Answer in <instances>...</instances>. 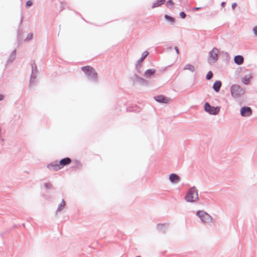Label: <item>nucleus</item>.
Masks as SVG:
<instances>
[{
	"label": "nucleus",
	"instance_id": "nucleus-28",
	"mask_svg": "<svg viewBox=\"0 0 257 257\" xmlns=\"http://www.w3.org/2000/svg\"><path fill=\"white\" fill-rule=\"evenodd\" d=\"M44 186L47 189H52L53 188L52 185L49 183H45Z\"/></svg>",
	"mask_w": 257,
	"mask_h": 257
},
{
	"label": "nucleus",
	"instance_id": "nucleus-29",
	"mask_svg": "<svg viewBox=\"0 0 257 257\" xmlns=\"http://www.w3.org/2000/svg\"><path fill=\"white\" fill-rule=\"evenodd\" d=\"M141 66H142L141 64L138 65L137 63L136 65V69L137 71H138V72L140 74H141L142 72V71L141 70Z\"/></svg>",
	"mask_w": 257,
	"mask_h": 257
},
{
	"label": "nucleus",
	"instance_id": "nucleus-36",
	"mask_svg": "<svg viewBox=\"0 0 257 257\" xmlns=\"http://www.w3.org/2000/svg\"><path fill=\"white\" fill-rule=\"evenodd\" d=\"M176 53L177 54H179V49L177 47V46H175V48H174Z\"/></svg>",
	"mask_w": 257,
	"mask_h": 257
},
{
	"label": "nucleus",
	"instance_id": "nucleus-21",
	"mask_svg": "<svg viewBox=\"0 0 257 257\" xmlns=\"http://www.w3.org/2000/svg\"><path fill=\"white\" fill-rule=\"evenodd\" d=\"M183 69L185 70H189L191 72H194L195 70L194 66L189 64L185 65Z\"/></svg>",
	"mask_w": 257,
	"mask_h": 257
},
{
	"label": "nucleus",
	"instance_id": "nucleus-18",
	"mask_svg": "<svg viewBox=\"0 0 257 257\" xmlns=\"http://www.w3.org/2000/svg\"><path fill=\"white\" fill-rule=\"evenodd\" d=\"M156 72L154 69H149L145 72V76L147 77H150Z\"/></svg>",
	"mask_w": 257,
	"mask_h": 257
},
{
	"label": "nucleus",
	"instance_id": "nucleus-24",
	"mask_svg": "<svg viewBox=\"0 0 257 257\" xmlns=\"http://www.w3.org/2000/svg\"><path fill=\"white\" fill-rule=\"evenodd\" d=\"M164 18L168 21H170L171 23L173 24L175 22V19L173 17L168 15H165Z\"/></svg>",
	"mask_w": 257,
	"mask_h": 257
},
{
	"label": "nucleus",
	"instance_id": "nucleus-10",
	"mask_svg": "<svg viewBox=\"0 0 257 257\" xmlns=\"http://www.w3.org/2000/svg\"><path fill=\"white\" fill-rule=\"evenodd\" d=\"M154 98L156 101H157L158 102H160V103H167L170 100L169 98H168L166 96H165L163 95L155 96H154Z\"/></svg>",
	"mask_w": 257,
	"mask_h": 257
},
{
	"label": "nucleus",
	"instance_id": "nucleus-26",
	"mask_svg": "<svg viewBox=\"0 0 257 257\" xmlns=\"http://www.w3.org/2000/svg\"><path fill=\"white\" fill-rule=\"evenodd\" d=\"M242 82L244 84H248L249 82V78H247L246 77H243L242 78Z\"/></svg>",
	"mask_w": 257,
	"mask_h": 257
},
{
	"label": "nucleus",
	"instance_id": "nucleus-41",
	"mask_svg": "<svg viewBox=\"0 0 257 257\" xmlns=\"http://www.w3.org/2000/svg\"><path fill=\"white\" fill-rule=\"evenodd\" d=\"M136 257H141L140 256H137Z\"/></svg>",
	"mask_w": 257,
	"mask_h": 257
},
{
	"label": "nucleus",
	"instance_id": "nucleus-30",
	"mask_svg": "<svg viewBox=\"0 0 257 257\" xmlns=\"http://www.w3.org/2000/svg\"><path fill=\"white\" fill-rule=\"evenodd\" d=\"M33 5L32 2L31 1H28L26 3V7L29 8L32 6Z\"/></svg>",
	"mask_w": 257,
	"mask_h": 257
},
{
	"label": "nucleus",
	"instance_id": "nucleus-22",
	"mask_svg": "<svg viewBox=\"0 0 257 257\" xmlns=\"http://www.w3.org/2000/svg\"><path fill=\"white\" fill-rule=\"evenodd\" d=\"M37 76V75L36 74L32 75V74H31L30 80V86H32L36 82Z\"/></svg>",
	"mask_w": 257,
	"mask_h": 257
},
{
	"label": "nucleus",
	"instance_id": "nucleus-34",
	"mask_svg": "<svg viewBox=\"0 0 257 257\" xmlns=\"http://www.w3.org/2000/svg\"><path fill=\"white\" fill-rule=\"evenodd\" d=\"M237 6V4L236 3H234L233 4H232V6H231V8L233 10H234L235 9V8Z\"/></svg>",
	"mask_w": 257,
	"mask_h": 257
},
{
	"label": "nucleus",
	"instance_id": "nucleus-14",
	"mask_svg": "<svg viewBox=\"0 0 257 257\" xmlns=\"http://www.w3.org/2000/svg\"><path fill=\"white\" fill-rule=\"evenodd\" d=\"M234 61L236 64L240 65L243 64L244 58L241 55H236L234 57Z\"/></svg>",
	"mask_w": 257,
	"mask_h": 257
},
{
	"label": "nucleus",
	"instance_id": "nucleus-2",
	"mask_svg": "<svg viewBox=\"0 0 257 257\" xmlns=\"http://www.w3.org/2000/svg\"><path fill=\"white\" fill-rule=\"evenodd\" d=\"M184 199L187 202L190 203H194L198 200V190L195 186H193L188 189Z\"/></svg>",
	"mask_w": 257,
	"mask_h": 257
},
{
	"label": "nucleus",
	"instance_id": "nucleus-23",
	"mask_svg": "<svg viewBox=\"0 0 257 257\" xmlns=\"http://www.w3.org/2000/svg\"><path fill=\"white\" fill-rule=\"evenodd\" d=\"M65 205V201L63 199H62V202L60 204H59L58 205V207L57 209V211H60L62 210L64 208Z\"/></svg>",
	"mask_w": 257,
	"mask_h": 257
},
{
	"label": "nucleus",
	"instance_id": "nucleus-12",
	"mask_svg": "<svg viewBox=\"0 0 257 257\" xmlns=\"http://www.w3.org/2000/svg\"><path fill=\"white\" fill-rule=\"evenodd\" d=\"M168 226L169 224L168 223H158L157 228L160 231L165 233Z\"/></svg>",
	"mask_w": 257,
	"mask_h": 257
},
{
	"label": "nucleus",
	"instance_id": "nucleus-40",
	"mask_svg": "<svg viewBox=\"0 0 257 257\" xmlns=\"http://www.w3.org/2000/svg\"><path fill=\"white\" fill-rule=\"evenodd\" d=\"M22 23V17L21 18V23Z\"/></svg>",
	"mask_w": 257,
	"mask_h": 257
},
{
	"label": "nucleus",
	"instance_id": "nucleus-15",
	"mask_svg": "<svg viewBox=\"0 0 257 257\" xmlns=\"http://www.w3.org/2000/svg\"><path fill=\"white\" fill-rule=\"evenodd\" d=\"M221 86V82L219 80H217L214 83L213 88L215 92H218L219 91Z\"/></svg>",
	"mask_w": 257,
	"mask_h": 257
},
{
	"label": "nucleus",
	"instance_id": "nucleus-33",
	"mask_svg": "<svg viewBox=\"0 0 257 257\" xmlns=\"http://www.w3.org/2000/svg\"><path fill=\"white\" fill-rule=\"evenodd\" d=\"M168 4H169L171 6H173L174 5V2H173L172 0H168L167 3V5H168Z\"/></svg>",
	"mask_w": 257,
	"mask_h": 257
},
{
	"label": "nucleus",
	"instance_id": "nucleus-6",
	"mask_svg": "<svg viewBox=\"0 0 257 257\" xmlns=\"http://www.w3.org/2000/svg\"><path fill=\"white\" fill-rule=\"evenodd\" d=\"M218 50L216 48H213L209 53V58L208 61L212 60V62L213 63L217 61L218 58Z\"/></svg>",
	"mask_w": 257,
	"mask_h": 257
},
{
	"label": "nucleus",
	"instance_id": "nucleus-20",
	"mask_svg": "<svg viewBox=\"0 0 257 257\" xmlns=\"http://www.w3.org/2000/svg\"><path fill=\"white\" fill-rule=\"evenodd\" d=\"M31 68H32V75H34V74L37 75L38 73V70H37V65L34 61L33 63H31Z\"/></svg>",
	"mask_w": 257,
	"mask_h": 257
},
{
	"label": "nucleus",
	"instance_id": "nucleus-7",
	"mask_svg": "<svg viewBox=\"0 0 257 257\" xmlns=\"http://www.w3.org/2000/svg\"><path fill=\"white\" fill-rule=\"evenodd\" d=\"M132 79L134 83L138 82L143 85H147L148 84V82L146 79L140 77L137 74H134Z\"/></svg>",
	"mask_w": 257,
	"mask_h": 257
},
{
	"label": "nucleus",
	"instance_id": "nucleus-13",
	"mask_svg": "<svg viewBox=\"0 0 257 257\" xmlns=\"http://www.w3.org/2000/svg\"><path fill=\"white\" fill-rule=\"evenodd\" d=\"M169 180L173 183H177L180 180V178L176 174L172 173L170 175Z\"/></svg>",
	"mask_w": 257,
	"mask_h": 257
},
{
	"label": "nucleus",
	"instance_id": "nucleus-25",
	"mask_svg": "<svg viewBox=\"0 0 257 257\" xmlns=\"http://www.w3.org/2000/svg\"><path fill=\"white\" fill-rule=\"evenodd\" d=\"M213 76V74L212 72V71H209L207 73V75L206 76V79L207 80H209L211 79L212 78Z\"/></svg>",
	"mask_w": 257,
	"mask_h": 257
},
{
	"label": "nucleus",
	"instance_id": "nucleus-9",
	"mask_svg": "<svg viewBox=\"0 0 257 257\" xmlns=\"http://www.w3.org/2000/svg\"><path fill=\"white\" fill-rule=\"evenodd\" d=\"M252 114V110L248 106H244L240 109V114L244 117L249 116Z\"/></svg>",
	"mask_w": 257,
	"mask_h": 257
},
{
	"label": "nucleus",
	"instance_id": "nucleus-35",
	"mask_svg": "<svg viewBox=\"0 0 257 257\" xmlns=\"http://www.w3.org/2000/svg\"><path fill=\"white\" fill-rule=\"evenodd\" d=\"M201 9V7H194L193 8V10L197 11V10H200Z\"/></svg>",
	"mask_w": 257,
	"mask_h": 257
},
{
	"label": "nucleus",
	"instance_id": "nucleus-39",
	"mask_svg": "<svg viewBox=\"0 0 257 257\" xmlns=\"http://www.w3.org/2000/svg\"><path fill=\"white\" fill-rule=\"evenodd\" d=\"M1 135H2L1 129L0 128V138H1Z\"/></svg>",
	"mask_w": 257,
	"mask_h": 257
},
{
	"label": "nucleus",
	"instance_id": "nucleus-16",
	"mask_svg": "<svg viewBox=\"0 0 257 257\" xmlns=\"http://www.w3.org/2000/svg\"><path fill=\"white\" fill-rule=\"evenodd\" d=\"M149 52L147 51H145L142 55V57L137 61L138 65L141 64L144 59L148 55Z\"/></svg>",
	"mask_w": 257,
	"mask_h": 257
},
{
	"label": "nucleus",
	"instance_id": "nucleus-38",
	"mask_svg": "<svg viewBox=\"0 0 257 257\" xmlns=\"http://www.w3.org/2000/svg\"><path fill=\"white\" fill-rule=\"evenodd\" d=\"M4 99V96L3 95L0 94V101Z\"/></svg>",
	"mask_w": 257,
	"mask_h": 257
},
{
	"label": "nucleus",
	"instance_id": "nucleus-5",
	"mask_svg": "<svg viewBox=\"0 0 257 257\" xmlns=\"http://www.w3.org/2000/svg\"><path fill=\"white\" fill-rule=\"evenodd\" d=\"M204 110L211 115H216L220 111V107L212 106L208 102H205L204 104Z\"/></svg>",
	"mask_w": 257,
	"mask_h": 257
},
{
	"label": "nucleus",
	"instance_id": "nucleus-19",
	"mask_svg": "<svg viewBox=\"0 0 257 257\" xmlns=\"http://www.w3.org/2000/svg\"><path fill=\"white\" fill-rule=\"evenodd\" d=\"M165 2V0H157L156 2L154 3L152 8L154 9L156 7H159L161 6L162 5L164 4Z\"/></svg>",
	"mask_w": 257,
	"mask_h": 257
},
{
	"label": "nucleus",
	"instance_id": "nucleus-31",
	"mask_svg": "<svg viewBox=\"0 0 257 257\" xmlns=\"http://www.w3.org/2000/svg\"><path fill=\"white\" fill-rule=\"evenodd\" d=\"M179 15L180 17L182 19H185L186 17V15L184 12H180Z\"/></svg>",
	"mask_w": 257,
	"mask_h": 257
},
{
	"label": "nucleus",
	"instance_id": "nucleus-32",
	"mask_svg": "<svg viewBox=\"0 0 257 257\" xmlns=\"http://www.w3.org/2000/svg\"><path fill=\"white\" fill-rule=\"evenodd\" d=\"M252 31L254 33V36L255 37H257V26L253 28Z\"/></svg>",
	"mask_w": 257,
	"mask_h": 257
},
{
	"label": "nucleus",
	"instance_id": "nucleus-27",
	"mask_svg": "<svg viewBox=\"0 0 257 257\" xmlns=\"http://www.w3.org/2000/svg\"><path fill=\"white\" fill-rule=\"evenodd\" d=\"M33 38V34L32 33H29L27 35V36L26 38L25 39V41H29L31 40H32Z\"/></svg>",
	"mask_w": 257,
	"mask_h": 257
},
{
	"label": "nucleus",
	"instance_id": "nucleus-37",
	"mask_svg": "<svg viewBox=\"0 0 257 257\" xmlns=\"http://www.w3.org/2000/svg\"><path fill=\"white\" fill-rule=\"evenodd\" d=\"M225 5H226V3L225 2H223L221 3V6L222 7H224Z\"/></svg>",
	"mask_w": 257,
	"mask_h": 257
},
{
	"label": "nucleus",
	"instance_id": "nucleus-8",
	"mask_svg": "<svg viewBox=\"0 0 257 257\" xmlns=\"http://www.w3.org/2000/svg\"><path fill=\"white\" fill-rule=\"evenodd\" d=\"M47 168L54 171H57L61 169V167L60 166L59 163L57 161H53L50 164L47 165Z\"/></svg>",
	"mask_w": 257,
	"mask_h": 257
},
{
	"label": "nucleus",
	"instance_id": "nucleus-1",
	"mask_svg": "<svg viewBox=\"0 0 257 257\" xmlns=\"http://www.w3.org/2000/svg\"><path fill=\"white\" fill-rule=\"evenodd\" d=\"M81 69L89 80L94 83L98 82V74L94 68L90 66H85L82 67Z\"/></svg>",
	"mask_w": 257,
	"mask_h": 257
},
{
	"label": "nucleus",
	"instance_id": "nucleus-17",
	"mask_svg": "<svg viewBox=\"0 0 257 257\" xmlns=\"http://www.w3.org/2000/svg\"><path fill=\"white\" fill-rule=\"evenodd\" d=\"M16 50L15 49L9 56V57L7 60V63L12 62L16 58Z\"/></svg>",
	"mask_w": 257,
	"mask_h": 257
},
{
	"label": "nucleus",
	"instance_id": "nucleus-4",
	"mask_svg": "<svg viewBox=\"0 0 257 257\" xmlns=\"http://www.w3.org/2000/svg\"><path fill=\"white\" fill-rule=\"evenodd\" d=\"M196 214L203 223H209L212 221V217L204 211L198 210Z\"/></svg>",
	"mask_w": 257,
	"mask_h": 257
},
{
	"label": "nucleus",
	"instance_id": "nucleus-3",
	"mask_svg": "<svg viewBox=\"0 0 257 257\" xmlns=\"http://www.w3.org/2000/svg\"><path fill=\"white\" fill-rule=\"evenodd\" d=\"M231 94L233 97L238 98L244 93V90L238 85L234 84L230 88Z\"/></svg>",
	"mask_w": 257,
	"mask_h": 257
},
{
	"label": "nucleus",
	"instance_id": "nucleus-11",
	"mask_svg": "<svg viewBox=\"0 0 257 257\" xmlns=\"http://www.w3.org/2000/svg\"><path fill=\"white\" fill-rule=\"evenodd\" d=\"M71 162V159L68 157L64 158L61 159L59 162L60 166L62 167L68 165Z\"/></svg>",
	"mask_w": 257,
	"mask_h": 257
}]
</instances>
